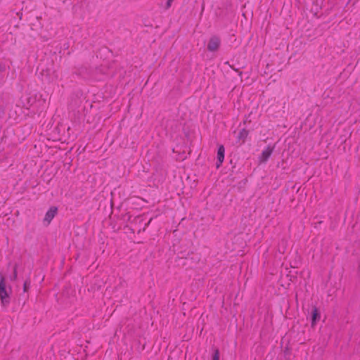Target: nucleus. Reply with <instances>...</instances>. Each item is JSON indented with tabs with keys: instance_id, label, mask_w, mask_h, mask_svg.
Listing matches in <instances>:
<instances>
[{
	"instance_id": "5",
	"label": "nucleus",
	"mask_w": 360,
	"mask_h": 360,
	"mask_svg": "<svg viewBox=\"0 0 360 360\" xmlns=\"http://www.w3.org/2000/svg\"><path fill=\"white\" fill-rule=\"evenodd\" d=\"M320 318L321 314L319 309L316 306H313L310 317L312 328H314L316 325L317 322L319 321Z\"/></svg>"
},
{
	"instance_id": "11",
	"label": "nucleus",
	"mask_w": 360,
	"mask_h": 360,
	"mask_svg": "<svg viewBox=\"0 0 360 360\" xmlns=\"http://www.w3.org/2000/svg\"><path fill=\"white\" fill-rule=\"evenodd\" d=\"M17 264H15L13 266V276L11 277V280H15L17 278Z\"/></svg>"
},
{
	"instance_id": "10",
	"label": "nucleus",
	"mask_w": 360,
	"mask_h": 360,
	"mask_svg": "<svg viewBox=\"0 0 360 360\" xmlns=\"http://www.w3.org/2000/svg\"><path fill=\"white\" fill-rule=\"evenodd\" d=\"M30 284H31V281H30V280L29 278L24 281V283H23V292H28V290H29V289L30 288Z\"/></svg>"
},
{
	"instance_id": "1",
	"label": "nucleus",
	"mask_w": 360,
	"mask_h": 360,
	"mask_svg": "<svg viewBox=\"0 0 360 360\" xmlns=\"http://www.w3.org/2000/svg\"><path fill=\"white\" fill-rule=\"evenodd\" d=\"M11 292V288L7 290L6 286V280L4 276L0 275V299L4 307H6L10 303L9 294Z\"/></svg>"
},
{
	"instance_id": "13",
	"label": "nucleus",
	"mask_w": 360,
	"mask_h": 360,
	"mask_svg": "<svg viewBox=\"0 0 360 360\" xmlns=\"http://www.w3.org/2000/svg\"><path fill=\"white\" fill-rule=\"evenodd\" d=\"M151 220H152V218H151V219H150V220H149L147 223H146V224H144V226L143 227V229H139V230L138 231V233H140L141 231H145V230H146V227L149 225V224L150 223Z\"/></svg>"
},
{
	"instance_id": "3",
	"label": "nucleus",
	"mask_w": 360,
	"mask_h": 360,
	"mask_svg": "<svg viewBox=\"0 0 360 360\" xmlns=\"http://www.w3.org/2000/svg\"><path fill=\"white\" fill-rule=\"evenodd\" d=\"M275 149V144L274 146L268 145L266 148L262 151L259 158L260 163H266L271 157L273 151Z\"/></svg>"
},
{
	"instance_id": "9",
	"label": "nucleus",
	"mask_w": 360,
	"mask_h": 360,
	"mask_svg": "<svg viewBox=\"0 0 360 360\" xmlns=\"http://www.w3.org/2000/svg\"><path fill=\"white\" fill-rule=\"evenodd\" d=\"M220 352L218 348H213V353L212 356V360H219Z\"/></svg>"
},
{
	"instance_id": "17",
	"label": "nucleus",
	"mask_w": 360,
	"mask_h": 360,
	"mask_svg": "<svg viewBox=\"0 0 360 360\" xmlns=\"http://www.w3.org/2000/svg\"><path fill=\"white\" fill-rule=\"evenodd\" d=\"M232 69L236 72H238L239 75H242L243 72L241 71H239L238 69H236V68H232Z\"/></svg>"
},
{
	"instance_id": "8",
	"label": "nucleus",
	"mask_w": 360,
	"mask_h": 360,
	"mask_svg": "<svg viewBox=\"0 0 360 360\" xmlns=\"http://www.w3.org/2000/svg\"><path fill=\"white\" fill-rule=\"evenodd\" d=\"M128 221H129L131 224H140L143 222V219L141 216H136L131 219V216H129Z\"/></svg>"
},
{
	"instance_id": "2",
	"label": "nucleus",
	"mask_w": 360,
	"mask_h": 360,
	"mask_svg": "<svg viewBox=\"0 0 360 360\" xmlns=\"http://www.w3.org/2000/svg\"><path fill=\"white\" fill-rule=\"evenodd\" d=\"M220 44L221 40L219 37L215 35L212 36L208 41L207 49L209 51L214 52L219 49Z\"/></svg>"
},
{
	"instance_id": "14",
	"label": "nucleus",
	"mask_w": 360,
	"mask_h": 360,
	"mask_svg": "<svg viewBox=\"0 0 360 360\" xmlns=\"http://www.w3.org/2000/svg\"><path fill=\"white\" fill-rule=\"evenodd\" d=\"M283 352L284 356L286 357L287 356L290 354V349L288 347H286Z\"/></svg>"
},
{
	"instance_id": "4",
	"label": "nucleus",
	"mask_w": 360,
	"mask_h": 360,
	"mask_svg": "<svg viewBox=\"0 0 360 360\" xmlns=\"http://www.w3.org/2000/svg\"><path fill=\"white\" fill-rule=\"evenodd\" d=\"M225 148L223 145H219L217 149L216 167L219 168L224 160Z\"/></svg>"
},
{
	"instance_id": "16",
	"label": "nucleus",
	"mask_w": 360,
	"mask_h": 360,
	"mask_svg": "<svg viewBox=\"0 0 360 360\" xmlns=\"http://www.w3.org/2000/svg\"><path fill=\"white\" fill-rule=\"evenodd\" d=\"M232 69L236 72H238L239 75H242L243 72L241 71H239L238 69H236V68H232Z\"/></svg>"
},
{
	"instance_id": "15",
	"label": "nucleus",
	"mask_w": 360,
	"mask_h": 360,
	"mask_svg": "<svg viewBox=\"0 0 360 360\" xmlns=\"http://www.w3.org/2000/svg\"><path fill=\"white\" fill-rule=\"evenodd\" d=\"M6 67L4 65L0 64V72L5 71Z\"/></svg>"
},
{
	"instance_id": "12",
	"label": "nucleus",
	"mask_w": 360,
	"mask_h": 360,
	"mask_svg": "<svg viewBox=\"0 0 360 360\" xmlns=\"http://www.w3.org/2000/svg\"><path fill=\"white\" fill-rule=\"evenodd\" d=\"M174 0H167L165 6V10H168L172 6V4Z\"/></svg>"
},
{
	"instance_id": "7",
	"label": "nucleus",
	"mask_w": 360,
	"mask_h": 360,
	"mask_svg": "<svg viewBox=\"0 0 360 360\" xmlns=\"http://www.w3.org/2000/svg\"><path fill=\"white\" fill-rule=\"evenodd\" d=\"M249 134V130H247L245 128L242 129L237 136L238 141L241 142V143H244L246 141V139Z\"/></svg>"
},
{
	"instance_id": "6",
	"label": "nucleus",
	"mask_w": 360,
	"mask_h": 360,
	"mask_svg": "<svg viewBox=\"0 0 360 360\" xmlns=\"http://www.w3.org/2000/svg\"><path fill=\"white\" fill-rule=\"evenodd\" d=\"M58 209L56 207H51L49 208V210L46 212L44 221H47L48 224H50L51 220L54 218L56 214H57Z\"/></svg>"
}]
</instances>
